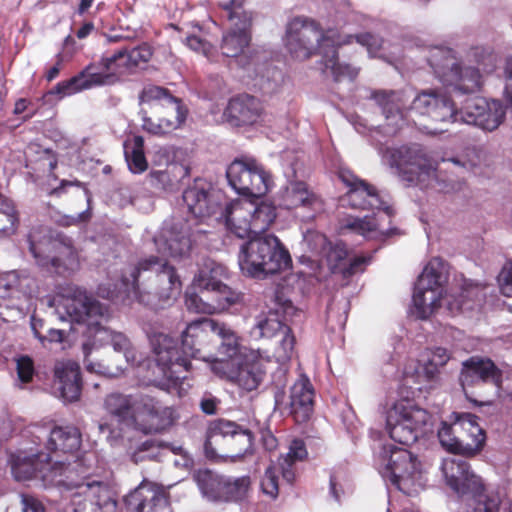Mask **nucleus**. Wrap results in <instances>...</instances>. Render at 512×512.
Here are the masks:
<instances>
[{"instance_id": "obj_1", "label": "nucleus", "mask_w": 512, "mask_h": 512, "mask_svg": "<svg viewBox=\"0 0 512 512\" xmlns=\"http://www.w3.org/2000/svg\"><path fill=\"white\" fill-rule=\"evenodd\" d=\"M353 39L366 46L371 55H375L383 46V41L370 33L342 37L334 30L324 32L313 20L298 17L287 27L286 47L291 56L299 60H306L318 54L321 73L332 77L334 81L353 80L358 75V69L341 63L337 52L340 46L351 43Z\"/></svg>"}, {"instance_id": "obj_2", "label": "nucleus", "mask_w": 512, "mask_h": 512, "mask_svg": "<svg viewBox=\"0 0 512 512\" xmlns=\"http://www.w3.org/2000/svg\"><path fill=\"white\" fill-rule=\"evenodd\" d=\"M121 286L127 294L152 309L172 305L181 291V281L173 266L163 257L141 258L122 275Z\"/></svg>"}, {"instance_id": "obj_3", "label": "nucleus", "mask_w": 512, "mask_h": 512, "mask_svg": "<svg viewBox=\"0 0 512 512\" xmlns=\"http://www.w3.org/2000/svg\"><path fill=\"white\" fill-rule=\"evenodd\" d=\"M382 161L395 170V174L409 186L422 190L449 193L455 190L452 180L443 178L438 169L439 161L419 144L379 150Z\"/></svg>"}, {"instance_id": "obj_4", "label": "nucleus", "mask_w": 512, "mask_h": 512, "mask_svg": "<svg viewBox=\"0 0 512 512\" xmlns=\"http://www.w3.org/2000/svg\"><path fill=\"white\" fill-rule=\"evenodd\" d=\"M104 408L120 425L144 434L160 432L173 421L172 409L150 396L135 397L114 392L106 396Z\"/></svg>"}, {"instance_id": "obj_5", "label": "nucleus", "mask_w": 512, "mask_h": 512, "mask_svg": "<svg viewBox=\"0 0 512 512\" xmlns=\"http://www.w3.org/2000/svg\"><path fill=\"white\" fill-rule=\"evenodd\" d=\"M140 104H147L150 111L141 109L142 129L154 136L164 137L182 127L188 110L183 101L164 87L147 84L139 94Z\"/></svg>"}, {"instance_id": "obj_6", "label": "nucleus", "mask_w": 512, "mask_h": 512, "mask_svg": "<svg viewBox=\"0 0 512 512\" xmlns=\"http://www.w3.org/2000/svg\"><path fill=\"white\" fill-rule=\"evenodd\" d=\"M238 263L242 273L253 278H265L287 269L291 264L288 250L272 235L256 236L244 243Z\"/></svg>"}, {"instance_id": "obj_7", "label": "nucleus", "mask_w": 512, "mask_h": 512, "mask_svg": "<svg viewBox=\"0 0 512 512\" xmlns=\"http://www.w3.org/2000/svg\"><path fill=\"white\" fill-rule=\"evenodd\" d=\"M91 457L85 455L81 459L69 462L65 470L63 486L68 489L76 488L72 495L73 512L90 511L112 512L116 509V500L109 486L101 481H80L84 479L91 468Z\"/></svg>"}, {"instance_id": "obj_8", "label": "nucleus", "mask_w": 512, "mask_h": 512, "mask_svg": "<svg viewBox=\"0 0 512 512\" xmlns=\"http://www.w3.org/2000/svg\"><path fill=\"white\" fill-rule=\"evenodd\" d=\"M378 469L386 482L404 494H416L425 485L420 462L405 448L385 444L379 455Z\"/></svg>"}, {"instance_id": "obj_9", "label": "nucleus", "mask_w": 512, "mask_h": 512, "mask_svg": "<svg viewBox=\"0 0 512 512\" xmlns=\"http://www.w3.org/2000/svg\"><path fill=\"white\" fill-rule=\"evenodd\" d=\"M478 417L471 413L453 412L450 422H442L438 430L441 446L448 452L472 457L480 453L486 435L479 426Z\"/></svg>"}, {"instance_id": "obj_10", "label": "nucleus", "mask_w": 512, "mask_h": 512, "mask_svg": "<svg viewBox=\"0 0 512 512\" xmlns=\"http://www.w3.org/2000/svg\"><path fill=\"white\" fill-rule=\"evenodd\" d=\"M149 341L157 367L163 375L156 385L170 394H179L185 373L191 369V361L183 353V348L179 349L177 342L167 334L152 333Z\"/></svg>"}, {"instance_id": "obj_11", "label": "nucleus", "mask_w": 512, "mask_h": 512, "mask_svg": "<svg viewBox=\"0 0 512 512\" xmlns=\"http://www.w3.org/2000/svg\"><path fill=\"white\" fill-rule=\"evenodd\" d=\"M429 413L401 400L387 411L386 426L390 438L402 445H411L430 431Z\"/></svg>"}, {"instance_id": "obj_12", "label": "nucleus", "mask_w": 512, "mask_h": 512, "mask_svg": "<svg viewBox=\"0 0 512 512\" xmlns=\"http://www.w3.org/2000/svg\"><path fill=\"white\" fill-rule=\"evenodd\" d=\"M56 313L61 320L71 323L98 326L108 317V309L86 290L67 285L56 300Z\"/></svg>"}, {"instance_id": "obj_13", "label": "nucleus", "mask_w": 512, "mask_h": 512, "mask_svg": "<svg viewBox=\"0 0 512 512\" xmlns=\"http://www.w3.org/2000/svg\"><path fill=\"white\" fill-rule=\"evenodd\" d=\"M222 19L229 22V30L223 34L220 49L226 57H237L251 41L252 12L246 7V0H219Z\"/></svg>"}, {"instance_id": "obj_14", "label": "nucleus", "mask_w": 512, "mask_h": 512, "mask_svg": "<svg viewBox=\"0 0 512 512\" xmlns=\"http://www.w3.org/2000/svg\"><path fill=\"white\" fill-rule=\"evenodd\" d=\"M50 460L44 453L27 455L19 452L10 457L11 471L17 481L40 479L47 485L63 486L68 463L57 460L50 464Z\"/></svg>"}, {"instance_id": "obj_15", "label": "nucleus", "mask_w": 512, "mask_h": 512, "mask_svg": "<svg viewBox=\"0 0 512 512\" xmlns=\"http://www.w3.org/2000/svg\"><path fill=\"white\" fill-rule=\"evenodd\" d=\"M429 63L440 80L448 86H453L455 91L470 93L481 85L479 70L473 67L462 69L450 48L433 49Z\"/></svg>"}, {"instance_id": "obj_16", "label": "nucleus", "mask_w": 512, "mask_h": 512, "mask_svg": "<svg viewBox=\"0 0 512 512\" xmlns=\"http://www.w3.org/2000/svg\"><path fill=\"white\" fill-rule=\"evenodd\" d=\"M230 186L244 196L259 198L270 189L271 177L254 158L235 159L227 168Z\"/></svg>"}, {"instance_id": "obj_17", "label": "nucleus", "mask_w": 512, "mask_h": 512, "mask_svg": "<svg viewBox=\"0 0 512 512\" xmlns=\"http://www.w3.org/2000/svg\"><path fill=\"white\" fill-rule=\"evenodd\" d=\"M268 359L255 352L246 353L236 364L217 361L212 365V371L222 378L235 383L244 391L250 392L259 387L266 372Z\"/></svg>"}, {"instance_id": "obj_18", "label": "nucleus", "mask_w": 512, "mask_h": 512, "mask_svg": "<svg viewBox=\"0 0 512 512\" xmlns=\"http://www.w3.org/2000/svg\"><path fill=\"white\" fill-rule=\"evenodd\" d=\"M108 57L101 58L98 63L87 65L74 77L59 82L48 94L63 98L93 87L114 84L117 80L116 72L118 68L116 62H112L106 67L105 60Z\"/></svg>"}, {"instance_id": "obj_19", "label": "nucleus", "mask_w": 512, "mask_h": 512, "mask_svg": "<svg viewBox=\"0 0 512 512\" xmlns=\"http://www.w3.org/2000/svg\"><path fill=\"white\" fill-rule=\"evenodd\" d=\"M29 250L39 266L52 268L57 274L71 273L78 266L77 253L70 242L51 240L36 244L30 235Z\"/></svg>"}, {"instance_id": "obj_20", "label": "nucleus", "mask_w": 512, "mask_h": 512, "mask_svg": "<svg viewBox=\"0 0 512 512\" xmlns=\"http://www.w3.org/2000/svg\"><path fill=\"white\" fill-rule=\"evenodd\" d=\"M505 114V107L499 100L473 96L466 98L460 108L458 122L492 132L503 123Z\"/></svg>"}, {"instance_id": "obj_21", "label": "nucleus", "mask_w": 512, "mask_h": 512, "mask_svg": "<svg viewBox=\"0 0 512 512\" xmlns=\"http://www.w3.org/2000/svg\"><path fill=\"white\" fill-rule=\"evenodd\" d=\"M339 176L349 188L347 193L340 198L341 206L353 209H382L387 216L392 215L391 207L386 205L374 186L348 171H341Z\"/></svg>"}, {"instance_id": "obj_22", "label": "nucleus", "mask_w": 512, "mask_h": 512, "mask_svg": "<svg viewBox=\"0 0 512 512\" xmlns=\"http://www.w3.org/2000/svg\"><path fill=\"white\" fill-rule=\"evenodd\" d=\"M411 111L436 124L455 123L459 120V110L455 109L450 97L433 89L419 93L412 102Z\"/></svg>"}, {"instance_id": "obj_23", "label": "nucleus", "mask_w": 512, "mask_h": 512, "mask_svg": "<svg viewBox=\"0 0 512 512\" xmlns=\"http://www.w3.org/2000/svg\"><path fill=\"white\" fill-rule=\"evenodd\" d=\"M219 322L211 318H201L190 322L181 333L183 353L188 359H202L210 361V357L203 354L204 349L215 342L214 334L219 333Z\"/></svg>"}, {"instance_id": "obj_24", "label": "nucleus", "mask_w": 512, "mask_h": 512, "mask_svg": "<svg viewBox=\"0 0 512 512\" xmlns=\"http://www.w3.org/2000/svg\"><path fill=\"white\" fill-rule=\"evenodd\" d=\"M226 278L227 268L224 265L214 261H208L194 277L192 289L198 290L199 292L212 293L234 305L240 302L242 295L223 283V280Z\"/></svg>"}, {"instance_id": "obj_25", "label": "nucleus", "mask_w": 512, "mask_h": 512, "mask_svg": "<svg viewBox=\"0 0 512 512\" xmlns=\"http://www.w3.org/2000/svg\"><path fill=\"white\" fill-rule=\"evenodd\" d=\"M124 504L128 512H152L167 509L169 500L161 487L144 480L124 497Z\"/></svg>"}, {"instance_id": "obj_26", "label": "nucleus", "mask_w": 512, "mask_h": 512, "mask_svg": "<svg viewBox=\"0 0 512 512\" xmlns=\"http://www.w3.org/2000/svg\"><path fill=\"white\" fill-rule=\"evenodd\" d=\"M441 471L447 485L459 495L482 489L481 478L470 471V465L465 460L446 458L442 462Z\"/></svg>"}, {"instance_id": "obj_27", "label": "nucleus", "mask_w": 512, "mask_h": 512, "mask_svg": "<svg viewBox=\"0 0 512 512\" xmlns=\"http://www.w3.org/2000/svg\"><path fill=\"white\" fill-rule=\"evenodd\" d=\"M295 313L296 308L292 302L286 299L283 294L277 292L274 295V307L271 308L268 314H261L257 317L252 334L259 338H272L280 335L284 328H288V326L278 318V315H282L286 319L292 317Z\"/></svg>"}, {"instance_id": "obj_28", "label": "nucleus", "mask_w": 512, "mask_h": 512, "mask_svg": "<svg viewBox=\"0 0 512 512\" xmlns=\"http://www.w3.org/2000/svg\"><path fill=\"white\" fill-rule=\"evenodd\" d=\"M251 211H254V202L251 200H235L223 206L216 220L224 221L227 229L238 238L249 237L251 234Z\"/></svg>"}, {"instance_id": "obj_29", "label": "nucleus", "mask_w": 512, "mask_h": 512, "mask_svg": "<svg viewBox=\"0 0 512 512\" xmlns=\"http://www.w3.org/2000/svg\"><path fill=\"white\" fill-rule=\"evenodd\" d=\"M158 251L172 258L186 257L191 250L189 228L182 221L166 223L160 238L155 239Z\"/></svg>"}, {"instance_id": "obj_30", "label": "nucleus", "mask_w": 512, "mask_h": 512, "mask_svg": "<svg viewBox=\"0 0 512 512\" xmlns=\"http://www.w3.org/2000/svg\"><path fill=\"white\" fill-rule=\"evenodd\" d=\"M500 377L498 368L490 359L473 356L462 363L459 380L467 394V388L481 383L491 382L497 385Z\"/></svg>"}, {"instance_id": "obj_31", "label": "nucleus", "mask_w": 512, "mask_h": 512, "mask_svg": "<svg viewBox=\"0 0 512 512\" xmlns=\"http://www.w3.org/2000/svg\"><path fill=\"white\" fill-rule=\"evenodd\" d=\"M315 391L309 378L300 375L290 388L289 409L290 414L297 423L310 419L314 410Z\"/></svg>"}, {"instance_id": "obj_32", "label": "nucleus", "mask_w": 512, "mask_h": 512, "mask_svg": "<svg viewBox=\"0 0 512 512\" xmlns=\"http://www.w3.org/2000/svg\"><path fill=\"white\" fill-rule=\"evenodd\" d=\"M222 195L216 192H208L197 185L187 188L183 192V201L188 211L196 218L217 217L220 211Z\"/></svg>"}, {"instance_id": "obj_33", "label": "nucleus", "mask_w": 512, "mask_h": 512, "mask_svg": "<svg viewBox=\"0 0 512 512\" xmlns=\"http://www.w3.org/2000/svg\"><path fill=\"white\" fill-rule=\"evenodd\" d=\"M280 205L288 210L304 208L314 213L322 211L324 208L322 198L302 181L290 182L285 187L281 193Z\"/></svg>"}, {"instance_id": "obj_34", "label": "nucleus", "mask_w": 512, "mask_h": 512, "mask_svg": "<svg viewBox=\"0 0 512 512\" xmlns=\"http://www.w3.org/2000/svg\"><path fill=\"white\" fill-rule=\"evenodd\" d=\"M262 113L260 102L249 95L236 96L228 102L223 116L233 126L255 124Z\"/></svg>"}, {"instance_id": "obj_35", "label": "nucleus", "mask_w": 512, "mask_h": 512, "mask_svg": "<svg viewBox=\"0 0 512 512\" xmlns=\"http://www.w3.org/2000/svg\"><path fill=\"white\" fill-rule=\"evenodd\" d=\"M81 444V434L76 427L66 426V427H55L50 432V436L47 442V448L52 451H61L64 454H70L63 461L66 464L74 460L81 459L85 455H90L91 463L94 460L93 453H84L81 456L72 455L73 452L77 451Z\"/></svg>"}, {"instance_id": "obj_36", "label": "nucleus", "mask_w": 512, "mask_h": 512, "mask_svg": "<svg viewBox=\"0 0 512 512\" xmlns=\"http://www.w3.org/2000/svg\"><path fill=\"white\" fill-rule=\"evenodd\" d=\"M54 376L61 397L68 402L77 401L82 387L78 364L72 361L57 362L54 367Z\"/></svg>"}, {"instance_id": "obj_37", "label": "nucleus", "mask_w": 512, "mask_h": 512, "mask_svg": "<svg viewBox=\"0 0 512 512\" xmlns=\"http://www.w3.org/2000/svg\"><path fill=\"white\" fill-rule=\"evenodd\" d=\"M486 288L485 285L474 283L471 280H464L461 285V292L457 297L447 295L444 298L447 309L451 313H457L481 306L486 296Z\"/></svg>"}, {"instance_id": "obj_38", "label": "nucleus", "mask_w": 512, "mask_h": 512, "mask_svg": "<svg viewBox=\"0 0 512 512\" xmlns=\"http://www.w3.org/2000/svg\"><path fill=\"white\" fill-rule=\"evenodd\" d=\"M443 290L430 285L420 287L417 281L414 287L411 313L417 318L428 319L441 305Z\"/></svg>"}, {"instance_id": "obj_39", "label": "nucleus", "mask_w": 512, "mask_h": 512, "mask_svg": "<svg viewBox=\"0 0 512 512\" xmlns=\"http://www.w3.org/2000/svg\"><path fill=\"white\" fill-rule=\"evenodd\" d=\"M235 422L216 419L209 423L204 444L205 454L210 459L218 457L217 447L225 446L236 431Z\"/></svg>"}, {"instance_id": "obj_40", "label": "nucleus", "mask_w": 512, "mask_h": 512, "mask_svg": "<svg viewBox=\"0 0 512 512\" xmlns=\"http://www.w3.org/2000/svg\"><path fill=\"white\" fill-rule=\"evenodd\" d=\"M185 306L188 311L199 314H215L222 312L232 304L209 292H199L193 289L187 290L185 294Z\"/></svg>"}, {"instance_id": "obj_41", "label": "nucleus", "mask_w": 512, "mask_h": 512, "mask_svg": "<svg viewBox=\"0 0 512 512\" xmlns=\"http://www.w3.org/2000/svg\"><path fill=\"white\" fill-rule=\"evenodd\" d=\"M371 98L381 108L386 120H392L391 125L398 128L403 121L405 101L400 91L379 90L371 94Z\"/></svg>"}, {"instance_id": "obj_42", "label": "nucleus", "mask_w": 512, "mask_h": 512, "mask_svg": "<svg viewBox=\"0 0 512 512\" xmlns=\"http://www.w3.org/2000/svg\"><path fill=\"white\" fill-rule=\"evenodd\" d=\"M219 328L222 331L214 334L215 342H219V358L210 359L211 366L217 361H225L227 363L236 364V362L245 356L238 343V338L235 333L224 323L219 322Z\"/></svg>"}, {"instance_id": "obj_43", "label": "nucleus", "mask_w": 512, "mask_h": 512, "mask_svg": "<svg viewBox=\"0 0 512 512\" xmlns=\"http://www.w3.org/2000/svg\"><path fill=\"white\" fill-rule=\"evenodd\" d=\"M152 57V50L147 44H142L131 50L120 49L105 60L106 67L116 62L118 70L121 68L132 70L146 64Z\"/></svg>"}, {"instance_id": "obj_44", "label": "nucleus", "mask_w": 512, "mask_h": 512, "mask_svg": "<svg viewBox=\"0 0 512 512\" xmlns=\"http://www.w3.org/2000/svg\"><path fill=\"white\" fill-rule=\"evenodd\" d=\"M339 229L342 234L355 233L367 239H375L384 235V231L380 229L379 224L372 216L345 217L340 221Z\"/></svg>"}, {"instance_id": "obj_45", "label": "nucleus", "mask_w": 512, "mask_h": 512, "mask_svg": "<svg viewBox=\"0 0 512 512\" xmlns=\"http://www.w3.org/2000/svg\"><path fill=\"white\" fill-rule=\"evenodd\" d=\"M193 479L204 497L210 501L218 502L226 480L225 477L209 469H198L193 473Z\"/></svg>"}, {"instance_id": "obj_46", "label": "nucleus", "mask_w": 512, "mask_h": 512, "mask_svg": "<svg viewBox=\"0 0 512 512\" xmlns=\"http://www.w3.org/2000/svg\"><path fill=\"white\" fill-rule=\"evenodd\" d=\"M307 454L303 440L294 439L290 442L288 452L278 460L279 471L284 480L290 484L295 480L294 465L296 462L304 460Z\"/></svg>"}, {"instance_id": "obj_47", "label": "nucleus", "mask_w": 512, "mask_h": 512, "mask_svg": "<svg viewBox=\"0 0 512 512\" xmlns=\"http://www.w3.org/2000/svg\"><path fill=\"white\" fill-rule=\"evenodd\" d=\"M417 281L420 282V287L430 285L444 290V285L448 281V264L439 257L432 258L424 267Z\"/></svg>"}, {"instance_id": "obj_48", "label": "nucleus", "mask_w": 512, "mask_h": 512, "mask_svg": "<svg viewBox=\"0 0 512 512\" xmlns=\"http://www.w3.org/2000/svg\"><path fill=\"white\" fill-rule=\"evenodd\" d=\"M124 149L125 159L132 173L139 174L148 168L144 154V138L142 136L136 135L130 141H126Z\"/></svg>"}, {"instance_id": "obj_49", "label": "nucleus", "mask_w": 512, "mask_h": 512, "mask_svg": "<svg viewBox=\"0 0 512 512\" xmlns=\"http://www.w3.org/2000/svg\"><path fill=\"white\" fill-rule=\"evenodd\" d=\"M478 504L483 505V512H511L512 504L509 499L501 498L497 492H485L484 486L479 492H470ZM475 512H482L481 508H477Z\"/></svg>"}, {"instance_id": "obj_50", "label": "nucleus", "mask_w": 512, "mask_h": 512, "mask_svg": "<svg viewBox=\"0 0 512 512\" xmlns=\"http://www.w3.org/2000/svg\"><path fill=\"white\" fill-rule=\"evenodd\" d=\"M251 212V234L266 231L276 218V208L267 202H254V211Z\"/></svg>"}, {"instance_id": "obj_51", "label": "nucleus", "mask_w": 512, "mask_h": 512, "mask_svg": "<svg viewBox=\"0 0 512 512\" xmlns=\"http://www.w3.org/2000/svg\"><path fill=\"white\" fill-rule=\"evenodd\" d=\"M250 487V479L247 476L231 480L226 478L222 493L218 502H238L246 498Z\"/></svg>"}, {"instance_id": "obj_52", "label": "nucleus", "mask_w": 512, "mask_h": 512, "mask_svg": "<svg viewBox=\"0 0 512 512\" xmlns=\"http://www.w3.org/2000/svg\"><path fill=\"white\" fill-rule=\"evenodd\" d=\"M450 359V353L447 349L437 347L427 353V359L423 365V377L427 380L434 379L439 373V369L447 364Z\"/></svg>"}, {"instance_id": "obj_53", "label": "nucleus", "mask_w": 512, "mask_h": 512, "mask_svg": "<svg viewBox=\"0 0 512 512\" xmlns=\"http://www.w3.org/2000/svg\"><path fill=\"white\" fill-rule=\"evenodd\" d=\"M252 444V433L247 429H241L240 426L237 425L234 435H232L226 444L231 452V454L227 456L231 458H239L251 451Z\"/></svg>"}, {"instance_id": "obj_54", "label": "nucleus", "mask_w": 512, "mask_h": 512, "mask_svg": "<svg viewBox=\"0 0 512 512\" xmlns=\"http://www.w3.org/2000/svg\"><path fill=\"white\" fill-rule=\"evenodd\" d=\"M110 342L113 349L116 352H120L124 354V357L127 362L136 363V351L132 347L130 340L120 332H111L110 333Z\"/></svg>"}, {"instance_id": "obj_55", "label": "nucleus", "mask_w": 512, "mask_h": 512, "mask_svg": "<svg viewBox=\"0 0 512 512\" xmlns=\"http://www.w3.org/2000/svg\"><path fill=\"white\" fill-rule=\"evenodd\" d=\"M281 340L275 351V357L278 362H285L291 359L294 352L295 337L291 334V329L284 328L280 334Z\"/></svg>"}, {"instance_id": "obj_56", "label": "nucleus", "mask_w": 512, "mask_h": 512, "mask_svg": "<svg viewBox=\"0 0 512 512\" xmlns=\"http://www.w3.org/2000/svg\"><path fill=\"white\" fill-rule=\"evenodd\" d=\"M159 445L154 440H146L141 443L131 453V459L134 463H139L145 460H152L158 456Z\"/></svg>"}, {"instance_id": "obj_57", "label": "nucleus", "mask_w": 512, "mask_h": 512, "mask_svg": "<svg viewBox=\"0 0 512 512\" xmlns=\"http://www.w3.org/2000/svg\"><path fill=\"white\" fill-rule=\"evenodd\" d=\"M277 470L278 469L275 466H269L261 480V488L263 493L273 499L277 497L279 491Z\"/></svg>"}, {"instance_id": "obj_58", "label": "nucleus", "mask_w": 512, "mask_h": 512, "mask_svg": "<svg viewBox=\"0 0 512 512\" xmlns=\"http://www.w3.org/2000/svg\"><path fill=\"white\" fill-rule=\"evenodd\" d=\"M18 224L19 217L17 212H0V238L15 234Z\"/></svg>"}, {"instance_id": "obj_59", "label": "nucleus", "mask_w": 512, "mask_h": 512, "mask_svg": "<svg viewBox=\"0 0 512 512\" xmlns=\"http://www.w3.org/2000/svg\"><path fill=\"white\" fill-rule=\"evenodd\" d=\"M16 369L19 380L28 383L34 375L33 360L29 356H21L16 360Z\"/></svg>"}, {"instance_id": "obj_60", "label": "nucleus", "mask_w": 512, "mask_h": 512, "mask_svg": "<svg viewBox=\"0 0 512 512\" xmlns=\"http://www.w3.org/2000/svg\"><path fill=\"white\" fill-rule=\"evenodd\" d=\"M186 45L193 51L200 53L207 57L208 59L211 58L213 54V47L212 45L205 41L204 39L200 38L196 35H191L186 38Z\"/></svg>"}, {"instance_id": "obj_61", "label": "nucleus", "mask_w": 512, "mask_h": 512, "mask_svg": "<svg viewBox=\"0 0 512 512\" xmlns=\"http://www.w3.org/2000/svg\"><path fill=\"white\" fill-rule=\"evenodd\" d=\"M500 291L507 297H512V262L507 263L498 276Z\"/></svg>"}, {"instance_id": "obj_62", "label": "nucleus", "mask_w": 512, "mask_h": 512, "mask_svg": "<svg viewBox=\"0 0 512 512\" xmlns=\"http://www.w3.org/2000/svg\"><path fill=\"white\" fill-rule=\"evenodd\" d=\"M502 69L505 79L504 97L508 105L512 108V56L504 60Z\"/></svg>"}, {"instance_id": "obj_63", "label": "nucleus", "mask_w": 512, "mask_h": 512, "mask_svg": "<svg viewBox=\"0 0 512 512\" xmlns=\"http://www.w3.org/2000/svg\"><path fill=\"white\" fill-rule=\"evenodd\" d=\"M151 177L155 181V185L164 190H172L177 183V179H172L168 170L155 171L151 173Z\"/></svg>"}, {"instance_id": "obj_64", "label": "nucleus", "mask_w": 512, "mask_h": 512, "mask_svg": "<svg viewBox=\"0 0 512 512\" xmlns=\"http://www.w3.org/2000/svg\"><path fill=\"white\" fill-rule=\"evenodd\" d=\"M22 504V512H44L43 504L34 496L28 494L19 495Z\"/></svg>"}]
</instances>
